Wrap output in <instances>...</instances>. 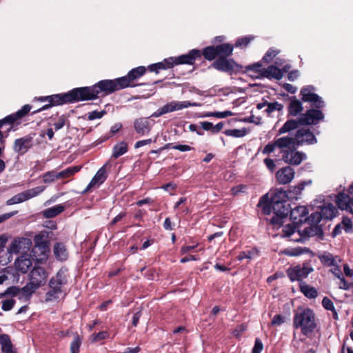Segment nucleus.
I'll list each match as a JSON object with an SVG mask.
<instances>
[{
    "label": "nucleus",
    "instance_id": "nucleus-5",
    "mask_svg": "<svg viewBox=\"0 0 353 353\" xmlns=\"http://www.w3.org/2000/svg\"><path fill=\"white\" fill-rule=\"evenodd\" d=\"M70 94L71 96V103L92 100L98 97V92L94 85L74 88L70 91Z\"/></svg>",
    "mask_w": 353,
    "mask_h": 353
},
{
    "label": "nucleus",
    "instance_id": "nucleus-8",
    "mask_svg": "<svg viewBox=\"0 0 353 353\" xmlns=\"http://www.w3.org/2000/svg\"><path fill=\"white\" fill-rule=\"evenodd\" d=\"M45 186H37L15 194L6 201L8 205L20 203L34 198L43 192Z\"/></svg>",
    "mask_w": 353,
    "mask_h": 353
},
{
    "label": "nucleus",
    "instance_id": "nucleus-15",
    "mask_svg": "<svg viewBox=\"0 0 353 353\" xmlns=\"http://www.w3.org/2000/svg\"><path fill=\"white\" fill-rule=\"evenodd\" d=\"M31 245L32 241L30 239L23 237L18 238L12 242L8 250L10 253H22L23 254L30 250Z\"/></svg>",
    "mask_w": 353,
    "mask_h": 353
},
{
    "label": "nucleus",
    "instance_id": "nucleus-1",
    "mask_svg": "<svg viewBox=\"0 0 353 353\" xmlns=\"http://www.w3.org/2000/svg\"><path fill=\"white\" fill-rule=\"evenodd\" d=\"M258 207L261 208L264 214H270L272 211L274 216L271 219L270 223L279 228L283 224V219L286 217L290 212L288 202L270 203L268 194H265L260 198Z\"/></svg>",
    "mask_w": 353,
    "mask_h": 353
},
{
    "label": "nucleus",
    "instance_id": "nucleus-60",
    "mask_svg": "<svg viewBox=\"0 0 353 353\" xmlns=\"http://www.w3.org/2000/svg\"><path fill=\"white\" fill-rule=\"evenodd\" d=\"M105 113H106V112L105 110H101V111L94 110V111H92V112H90L88 113V118L90 121L94 120L97 119H101Z\"/></svg>",
    "mask_w": 353,
    "mask_h": 353
},
{
    "label": "nucleus",
    "instance_id": "nucleus-57",
    "mask_svg": "<svg viewBox=\"0 0 353 353\" xmlns=\"http://www.w3.org/2000/svg\"><path fill=\"white\" fill-rule=\"evenodd\" d=\"M1 309L3 311H10L15 304V300L13 298L6 299L1 301Z\"/></svg>",
    "mask_w": 353,
    "mask_h": 353
},
{
    "label": "nucleus",
    "instance_id": "nucleus-59",
    "mask_svg": "<svg viewBox=\"0 0 353 353\" xmlns=\"http://www.w3.org/2000/svg\"><path fill=\"white\" fill-rule=\"evenodd\" d=\"M339 280V288L344 290H348L353 287V282H347L343 276L338 279Z\"/></svg>",
    "mask_w": 353,
    "mask_h": 353
},
{
    "label": "nucleus",
    "instance_id": "nucleus-25",
    "mask_svg": "<svg viewBox=\"0 0 353 353\" xmlns=\"http://www.w3.org/2000/svg\"><path fill=\"white\" fill-rule=\"evenodd\" d=\"M14 265L18 271L26 273L32 265V259L29 254H23L16 259Z\"/></svg>",
    "mask_w": 353,
    "mask_h": 353
},
{
    "label": "nucleus",
    "instance_id": "nucleus-31",
    "mask_svg": "<svg viewBox=\"0 0 353 353\" xmlns=\"http://www.w3.org/2000/svg\"><path fill=\"white\" fill-rule=\"evenodd\" d=\"M301 234H302V239H303L302 242H303L305 241V239H306L307 238L310 237V236H316L318 237H322L323 235V231L321 226L314 225H311L310 227L305 228L303 230Z\"/></svg>",
    "mask_w": 353,
    "mask_h": 353
},
{
    "label": "nucleus",
    "instance_id": "nucleus-10",
    "mask_svg": "<svg viewBox=\"0 0 353 353\" xmlns=\"http://www.w3.org/2000/svg\"><path fill=\"white\" fill-rule=\"evenodd\" d=\"M314 88L312 85H307L301 88V99L305 102L313 103V106L321 109L325 107L324 101L317 94L314 93Z\"/></svg>",
    "mask_w": 353,
    "mask_h": 353
},
{
    "label": "nucleus",
    "instance_id": "nucleus-64",
    "mask_svg": "<svg viewBox=\"0 0 353 353\" xmlns=\"http://www.w3.org/2000/svg\"><path fill=\"white\" fill-rule=\"evenodd\" d=\"M247 329V326L245 324H241L236 327V328L233 330L232 334L236 337H239L243 332H244Z\"/></svg>",
    "mask_w": 353,
    "mask_h": 353
},
{
    "label": "nucleus",
    "instance_id": "nucleus-43",
    "mask_svg": "<svg viewBox=\"0 0 353 353\" xmlns=\"http://www.w3.org/2000/svg\"><path fill=\"white\" fill-rule=\"evenodd\" d=\"M320 261L326 266L331 267L336 263V258L330 252H324L319 256Z\"/></svg>",
    "mask_w": 353,
    "mask_h": 353
},
{
    "label": "nucleus",
    "instance_id": "nucleus-50",
    "mask_svg": "<svg viewBox=\"0 0 353 353\" xmlns=\"http://www.w3.org/2000/svg\"><path fill=\"white\" fill-rule=\"evenodd\" d=\"M42 178L43 181L45 183H50L54 181L56 179H59V176H58V172L54 170H52L43 174Z\"/></svg>",
    "mask_w": 353,
    "mask_h": 353
},
{
    "label": "nucleus",
    "instance_id": "nucleus-17",
    "mask_svg": "<svg viewBox=\"0 0 353 353\" xmlns=\"http://www.w3.org/2000/svg\"><path fill=\"white\" fill-rule=\"evenodd\" d=\"M48 277V274L44 268L35 266L29 274V281L38 288L43 285Z\"/></svg>",
    "mask_w": 353,
    "mask_h": 353
},
{
    "label": "nucleus",
    "instance_id": "nucleus-12",
    "mask_svg": "<svg viewBox=\"0 0 353 353\" xmlns=\"http://www.w3.org/2000/svg\"><path fill=\"white\" fill-rule=\"evenodd\" d=\"M335 201L339 209L353 214V185L350 187L348 194L339 193L336 195Z\"/></svg>",
    "mask_w": 353,
    "mask_h": 353
},
{
    "label": "nucleus",
    "instance_id": "nucleus-2",
    "mask_svg": "<svg viewBox=\"0 0 353 353\" xmlns=\"http://www.w3.org/2000/svg\"><path fill=\"white\" fill-rule=\"evenodd\" d=\"M293 326L296 329L300 328L305 336L313 332L316 327L314 312L310 308H297L293 318Z\"/></svg>",
    "mask_w": 353,
    "mask_h": 353
},
{
    "label": "nucleus",
    "instance_id": "nucleus-16",
    "mask_svg": "<svg viewBox=\"0 0 353 353\" xmlns=\"http://www.w3.org/2000/svg\"><path fill=\"white\" fill-rule=\"evenodd\" d=\"M295 176V171L290 165L284 166L278 170L276 179L279 184L287 185L290 183Z\"/></svg>",
    "mask_w": 353,
    "mask_h": 353
},
{
    "label": "nucleus",
    "instance_id": "nucleus-41",
    "mask_svg": "<svg viewBox=\"0 0 353 353\" xmlns=\"http://www.w3.org/2000/svg\"><path fill=\"white\" fill-rule=\"evenodd\" d=\"M64 209V205L61 204L57 205L45 210L43 211V216L48 219L54 218L63 212Z\"/></svg>",
    "mask_w": 353,
    "mask_h": 353
},
{
    "label": "nucleus",
    "instance_id": "nucleus-7",
    "mask_svg": "<svg viewBox=\"0 0 353 353\" xmlns=\"http://www.w3.org/2000/svg\"><path fill=\"white\" fill-rule=\"evenodd\" d=\"M314 271L313 268L309 263H305L302 265H298L290 268L287 270V274L291 281H300Z\"/></svg>",
    "mask_w": 353,
    "mask_h": 353
},
{
    "label": "nucleus",
    "instance_id": "nucleus-20",
    "mask_svg": "<svg viewBox=\"0 0 353 353\" xmlns=\"http://www.w3.org/2000/svg\"><path fill=\"white\" fill-rule=\"evenodd\" d=\"M309 212L305 206H296L290 210V220L294 225H299L308 219Z\"/></svg>",
    "mask_w": 353,
    "mask_h": 353
},
{
    "label": "nucleus",
    "instance_id": "nucleus-62",
    "mask_svg": "<svg viewBox=\"0 0 353 353\" xmlns=\"http://www.w3.org/2000/svg\"><path fill=\"white\" fill-rule=\"evenodd\" d=\"M263 345L261 339L256 338L254 341V345L252 350V353H261Z\"/></svg>",
    "mask_w": 353,
    "mask_h": 353
},
{
    "label": "nucleus",
    "instance_id": "nucleus-36",
    "mask_svg": "<svg viewBox=\"0 0 353 353\" xmlns=\"http://www.w3.org/2000/svg\"><path fill=\"white\" fill-rule=\"evenodd\" d=\"M288 196L285 190L283 188H276L272 190L270 203H275L276 201L279 202H288Z\"/></svg>",
    "mask_w": 353,
    "mask_h": 353
},
{
    "label": "nucleus",
    "instance_id": "nucleus-42",
    "mask_svg": "<svg viewBox=\"0 0 353 353\" xmlns=\"http://www.w3.org/2000/svg\"><path fill=\"white\" fill-rule=\"evenodd\" d=\"M216 49L219 58H226L232 53L233 46L229 43H223L216 46Z\"/></svg>",
    "mask_w": 353,
    "mask_h": 353
},
{
    "label": "nucleus",
    "instance_id": "nucleus-18",
    "mask_svg": "<svg viewBox=\"0 0 353 353\" xmlns=\"http://www.w3.org/2000/svg\"><path fill=\"white\" fill-rule=\"evenodd\" d=\"M108 177L105 165L102 166L93 176L86 188L82 192V194H85L90 191L92 188H99Z\"/></svg>",
    "mask_w": 353,
    "mask_h": 353
},
{
    "label": "nucleus",
    "instance_id": "nucleus-11",
    "mask_svg": "<svg viewBox=\"0 0 353 353\" xmlns=\"http://www.w3.org/2000/svg\"><path fill=\"white\" fill-rule=\"evenodd\" d=\"M300 121L301 125H316L324 119V114L321 110L309 109L305 113L301 114Z\"/></svg>",
    "mask_w": 353,
    "mask_h": 353
},
{
    "label": "nucleus",
    "instance_id": "nucleus-47",
    "mask_svg": "<svg viewBox=\"0 0 353 353\" xmlns=\"http://www.w3.org/2000/svg\"><path fill=\"white\" fill-rule=\"evenodd\" d=\"M224 134L227 136L240 138L244 137L247 134V130L245 128L241 129L226 130L224 132Z\"/></svg>",
    "mask_w": 353,
    "mask_h": 353
},
{
    "label": "nucleus",
    "instance_id": "nucleus-30",
    "mask_svg": "<svg viewBox=\"0 0 353 353\" xmlns=\"http://www.w3.org/2000/svg\"><path fill=\"white\" fill-rule=\"evenodd\" d=\"M0 345L2 353H17L8 334H2L0 335Z\"/></svg>",
    "mask_w": 353,
    "mask_h": 353
},
{
    "label": "nucleus",
    "instance_id": "nucleus-6",
    "mask_svg": "<svg viewBox=\"0 0 353 353\" xmlns=\"http://www.w3.org/2000/svg\"><path fill=\"white\" fill-rule=\"evenodd\" d=\"M125 79L123 78H117L113 80H101L94 84L98 94L102 92L109 94L117 90L125 88Z\"/></svg>",
    "mask_w": 353,
    "mask_h": 353
},
{
    "label": "nucleus",
    "instance_id": "nucleus-37",
    "mask_svg": "<svg viewBox=\"0 0 353 353\" xmlns=\"http://www.w3.org/2000/svg\"><path fill=\"white\" fill-rule=\"evenodd\" d=\"M39 288L29 281L25 286H23L22 288H20L21 294L19 296V299H24L26 301H28L32 295Z\"/></svg>",
    "mask_w": 353,
    "mask_h": 353
},
{
    "label": "nucleus",
    "instance_id": "nucleus-26",
    "mask_svg": "<svg viewBox=\"0 0 353 353\" xmlns=\"http://www.w3.org/2000/svg\"><path fill=\"white\" fill-rule=\"evenodd\" d=\"M145 71L146 69L144 66H139L129 71L126 76L122 77L121 78L125 79V88L132 86L131 82L143 76L145 73Z\"/></svg>",
    "mask_w": 353,
    "mask_h": 353
},
{
    "label": "nucleus",
    "instance_id": "nucleus-54",
    "mask_svg": "<svg viewBox=\"0 0 353 353\" xmlns=\"http://www.w3.org/2000/svg\"><path fill=\"white\" fill-rule=\"evenodd\" d=\"M232 115L233 113L231 111L226 110L223 112H210L206 113L205 117H212L219 119H223Z\"/></svg>",
    "mask_w": 353,
    "mask_h": 353
},
{
    "label": "nucleus",
    "instance_id": "nucleus-63",
    "mask_svg": "<svg viewBox=\"0 0 353 353\" xmlns=\"http://www.w3.org/2000/svg\"><path fill=\"white\" fill-rule=\"evenodd\" d=\"M322 305L327 310H334V306L333 302L327 297H324L322 300Z\"/></svg>",
    "mask_w": 353,
    "mask_h": 353
},
{
    "label": "nucleus",
    "instance_id": "nucleus-14",
    "mask_svg": "<svg viewBox=\"0 0 353 353\" xmlns=\"http://www.w3.org/2000/svg\"><path fill=\"white\" fill-rule=\"evenodd\" d=\"M294 136L297 147L304 144L312 145L317 142L316 137L309 129H299Z\"/></svg>",
    "mask_w": 353,
    "mask_h": 353
},
{
    "label": "nucleus",
    "instance_id": "nucleus-29",
    "mask_svg": "<svg viewBox=\"0 0 353 353\" xmlns=\"http://www.w3.org/2000/svg\"><path fill=\"white\" fill-rule=\"evenodd\" d=\"M283 233L284 237H288L290 241L294 242H302V234L298 231H296V228L294 225H287L283 229Z\"/></svg>",
    "mask_w": 353,
    "mask_h": 353
},
{
    "label": "nucleus",
    "instance_id": "nucleus-40",
    "mask_svg": "<svg viewBox=\"0 0 353 353\" xmlns=\"http://www.w3.org/2000/svg\"><path fill=\"white\" fill-rule=\"evenodd\" d=\"M34 240L35 243L34 249H38L43 256H46V253L48 252V241L39 235H37Z\"/></svg>",
    "mask_w": 353,
    "mask_h": 353
},
{
    "label": "nucleus",
    "instance_id": "nucleus-45",
    "mask_svg": "<svg viewBox=\"0 0 353 353\" xmlns=\"http://www.w3.org/2000/svg\"><path fill=\"white\" fill-rule=\"evenodd\" d=\"M168 63L166 62V59H165L162 62L150 65L148 69L150 72H155L156 73H159V72L161 70L171 68V66H168Z\"/></svg>",
    "mask_w": 353,
    "mask_h": 353
},
{
    "label": "nucleus",
    "instance_id": "nucleus-44",
    "mask_svg": "<svg viewBox=\"0 0 353 353\" xmlns=\"http://www.w3.org/2000/svg\"><path fill=\"white\" fill-rule=\"evenodd\" d=\"M81 168V167L78 165L70 167L58 172V176H59V179L68 178L78 172Z\"/></svg>",
    "mask_w": 353,
    "mask_h": 353
},
{
    "label": "nucleus",
    "instance_id": "nucleus-56",
    "mask_svg": "<svg viewBox=\"0 0 353 353\" xmlns=\"http://www.w3.org/2000/svg\"><path fill=\"white\" fill-rule=\"evenodd\" d=\"M279 50L270 48L263 57V61L266 63L270 62L278 54Z\"/></svg>",
    "mask_w": 353,
    "mask_h": 353
},
{
    "label": "nucleus",
    "instance_id": "nucleus-9",
    "mask_svg": "<svg viewBox=\"0 0 353 353\" xmlns=\"http://www.w3.org/2000/svg\"><path fill=\"white\" fill-rule=\"evenodd\" d=\"M201 56V52L199 50L193 49L186 54H182L177 57H169L166 59V62L168 63V66H171V68L179 64L192 65L194 63L195 59Z\"/></svg>",
    "mask_w": 353,
    "mask_h": 353
},
{
    "label": "nucleus",
    "instance_id": "nucleus-32",
    "mask_svg": "<svg viewBox=\"0 0 353 353\" xmlns=\"http://www.w3.org/2000/svg\"><path fill=\"white\" fill-rule=\"evenodd\" d=\"M301 125L300 117L298 119H288L287 120L283 126L279 128L278 134H283L285 133L290 132L291 131L296 130Z\"/></svg>",
    "mask_w": 353,
    "mask_h": 353
},
{
    "label": "nucleus",
    "instance_id": "nucleus-49",
    "mask_svg": "<svg viewBox=\"0 0 353 353\" xmlns=\"http://www.w3.org/2000/svg\"><path fill=\"white\" fill-rule=\"evenodd\" d=\"M164 149H174L177 150L181 152H187L190 151L192 148L188 145H182V144H174V143H167L163 147Z\"/></svg>",
    "mask_w": 353,
    "mask_h": 353
},
{
    "label": "nucleus",
    "instance_id": "nucleus-51",
    "mask_svg": "<svg viewBox=\"0 0 353 353\" xmlns=\"http://www.w3.org/2000/svg\"><path fill=\"white\" fill-rule=\"evenodd\" d=\"M266 109L265 112L270 115L272 112L274 111H281L283 108V105L281 103H279L277 101L269 103L268 102Z\"/></svg>",
    "mask_w": 353,
    "mask_h": 353
},
{
    "label": "nucleus",
    "instance_id": "nucleus-27",
    "mask_svg": "<svg viewBox=\"0 0 353 353\" xmlns=\"http://www.w3.org/2000/svg\"><path fill=\"white\" fill-rule=\"evenodd\" d=\"M261 76L268 79H275L280 80L283 78V73L281 69L275 65H271L261 70Z\"/></svg>",
    "mask_w": 353,
    "mask_h": 353
},
{
    "label": "nucleus",
    "instance_id": "nucleus-52",
    "mask_svg": "<svg viewBox=\"0 0 353 353\" xmlns=\"http://www.w3.org/2000/svg\"><path fill=\"white\" fill-rule=\"evenodd\" d=\"M81 345V337L77 334L71 342L70 344V352L71 353H79V349Z\"/></svg>",
    "mask_w": 353,
    "mask_h": 353
},
{
    "label": "nucleus",
    "instance_id": "nucleus-13",
    "mask_svg": "<svg viewBox=\"0 0 353 353\" xmlns=\"http://www.w3.org/2000/svg\"><path fill=\"white\" fill-rule=\"evenodd\" d=\"M307 159V155L303 152L296 151V149L292 148L283 152L282 160L292 165H299L301 162Z\"/></svg>",
    "mask_w": 353,
    "mask_h": 353
},
{
    "label": "nucleus",
    "instance_id": "nucleus-34",
    "mask_svg": "<svg viewBox=\"0 0 353 353\" xmlns=\"http://www.w3.org/2000/svg\"><path fill=\"white\" fill-rule=\"evenodd\" d=\"M303 110V107L301 101L296 99L294 97H292L288 108V114L290 116L296 117Z\"/></svg>",
    "mask_w": 353,
    "mask_h": 353
},
{
    "label": "nucleus",
    "instance_id": "nucleus-48",
    "mask_svg": "<svg viewBox=\"0 0 353 353\" xmlns=\"http://www.w3.org/2000/svg\"><path fill=\"white\" fill-rule=\"evenodd\" d=\"M258 252L257 250L255 248H252L251 250H249L248 251H243L241 252L237 256V259L239 261H242L245 259H252L256 256H257Z\"/></svg>",
    "mask_w": 353,
    "mask_h": 353
},
{
    "label": "nucleus",
    "instance_id": "nucleus-33",
    "mask_svg": "<svg viewBox=\"0 0 353 353\" xmlns=\"http://www.w3.org/2000/svg\"><path fill=\"white\" fill-rule=\"evenodd\" d=\"M53 252L56 259L59 261H65L68 257L65 245L62 243H56L53 248Z\"/></svg>",
    "mask_w": 353,
    "mask_h": 353
},
{
    "label": "nucleus",
    "instance_id": "nucleus-22",
    "mask_svg": "<svg viewBox=\"0 0 353 353\" xmlns=\"http://www.w3.org/2000/svg\"><path fill=\"white\" fill-rule=\"evenodd\" d=\"M134 128L138 134L144 136L150 133L152 124L149 121V118L141 117L134 120Z\"/></svg>",
    "mask_w": 353,
    "mask_h": 353
},
{
    "label": "nucleus",
    "instance_id": "nucleus-38",
    "mask_svg": "<svg viewBox=\"0 0 353 353\" xmlns=\"http://www.w3.org/2000/svg\"><path fill=\"white\" fill-rule=\"evenodd\" d=\"M128 150V143L125 141H121L116 143L112 148V158L116 159L125 154Z\"/></svg>",
    "mask_w": 353,
    "mask_h": 353
},
{
    "label": "nucleus",
    "instance_id": "nucleus-23",
    "mask_svg": "<svg viewBox=\"0 0 353 353\" xmlns=\"http://www.w3.org/2000/svg\"><path fill=\"white\" fill-rule=\"evenodd\" d=\"M32 145V138L25 137L15 140L13 149L19 155H23Z\"/></svg>",
    "mask_w": 353,
    "mask_h": 353
},
{
    "label": "nucleus",
    "instance_id": "nucleus-28",
    "mask_svg": "<svg viewBox=\"0 0 353 353\" xmlns=\"http://www.w3.org/2000/svg\"><path fill=\"white\" fill-rule=\"evenodd\" d=\"M234 62L232 60H228L225 58H219L212 63V66L220 71L230 72L234 70Z\"/></svg>",
    "mask_w": 353,
    "mask_h": 353
},
{
    "label": "nucleus",
    "instance_id": "nucleus-39",
    "mask_svg": "<svg viewBox=\"0 0 353 353\" xmlns=\"http://www.w3.org/2000/svg\"><path fill=\"white\" fill-rule=\"evenodd\" d=\"M299 287L301 292L308 299H315L318 296L316 288L310 286L305 282H301Z\"/></svg>",
    "mask_w": 353,
    "mask_h": 353
},
{
    "label": "nucleus",
    "instance_id": "nucleus-4",
    "mask_svg": "<svg viewBox=\"0 0 353 353\" xmlns=\"http://www.w3.org/2000/svg\"><path fill=\"white\" fill-rule=\"evenodd\" d=\"M70 91L66 93L57 94L46 97H40L38 98V101L41 102L48 101V103L43 105L41 108L35 110L32 112V114L46 110L52 106L61 105L65 103H71Z\"/></svg>",
    "mask_w": 353,
    "mask_h": 353
},
{
    "label": "nucleus",
    "instance_id": "nucleus-61",
    "mask_svg": "<svg viewBox=\"0 0 353 353\" xmlns=\"http://www.w3.org/2000/svg\"><path fill=\"white\" fill-rule=\"evenodd\" d=\"M277 148L276 145L275 144V141L273 143H268L262 150L261 152L263 154H270V153L273 152L275 150V148Z\"/></svg>",
    "mask_w": 353,
    "mask_h": 353
},
{
    "label": "nucleus",
    "instance_id": "nucleus-3",
    "mask_svg": "<svg viewBox=\"0 0 353 353\" xmlns=\"http://www.w3.org/2000/svg\"><path fill=\"white\" fill-rule=\"evenodd\" d=\"M67 283L65 271L61 269L54 277L50 279L49 287L50 290L46 293V300L52 301L59 298L62 293L61 288Z\"/></svg>",
    "mask_w": 353,
    "mask_h": 353
},
{
    "label": "nucleus",
    "instance_id": "nucleus-46",
    "mask_svg": "<svg viewBox=\"0 0 353 353\" xmlns=\"http://www.w3.org/2000/svg\"><path fill=\"white\" fill-rule=\"evenodd\" d=\"M203 54L204 57L208 60L211 61L214 59L216 57H218L216 46L206 47L203 51Z\"/></svg>",
    "mask_w": 353,
    "mask_h": 353
},
{
    "label": "nucleus",
    "instance_id": "nucleus-24",
    "mask_svg": "<svg viewBox=\"0 0 353 353\" xmlns=\"http://www.w3.org/2000/svg\"><path fill=\"white\" fill-rule=\"evenodd\" d=\"M168 112H172L174 111L181 110L184 108H188L190 107H197L200 106V104L198 103H192L188 101H172L165 104Z\"/></svg>",
    "mask_w": 353,
    "mask_h": 353
},
{
    "label": "nucleus",
    "instance_id": "nucleus-35",
    "mask_svg": "<svg viewBox=\"0 0 353 353\" xmlns=\"http://www.w3.org/2000/svg\"><path fill=\"white\" fill-rule=\"evenodd\" d=\"M336 208L330 203L324 205L321 208L320 214L322 219L331 220L336 216Z\"/></svg>",
    "mask_w": 353,
    "mask_h": 353
},
{
    "label": "nucleus",
    "instance_id": "nucleus-19",
    "mask_svg": "<svg viewBox=\"0 0 353 353\" xmlns=\"http://www.w3.org/2000/svg\"><path fill=\"white\" fill-rule=\"evenodd\" d=\"M312 183L311 179L301 181L296 185H291L286 191L289 200H298L301 199L302 192L305 186L310 185Z\"/></svg>",
    "mask_w": 353,
    "mask_h": 353
},
{
    "label": "nucleus",
    "instance_id": "nucleus-58",
    "mask_svg": "<svg viewBox=\"0 0 353 353\" xmlns=\"http://www.w3.org/2000/svg\"><path fill=\"white\" fill-rule=\"evenodd\" d=\"M253 37H244L241 38H239L235 43V46L236 48H244L246 47L252 41Z\"/></svg>",
    "mask_w": 353,
    "mask_h": 353
},
{
    "label": "nucleus",
    "instance_id": "nucleus-55",
    "mask_svg": "<svg viewBox=\"0 0 353 353\" xmlns=\"http://www.w3.org/2000/svg\"><path fill=\"white\" fill-rule=\"evenodd\" d=\"M68 121V119L66 117L64 114L61 115L58 117L57 121L52 123H49L50 125H52L54 127V130L56 131L61 129L63 128V126L66 124V122Z\"/></svg>",
    "mask_w": 353,
    "mask_h": 353
},
{
    "label": "nucleus",
    "instance_id": "nucleus-53",
    "mask_svg": "<svg viewBox=\"0 0 353 353\" xmlns=\"http://www.w3.org/2000/svg\"><path fill=\"white\" fill-rule=\"evenodd\" d=\"M19 292H21L19 288L16 286H11L7 288L4 292L0 294V298L7 296H11V298H12L16 296Z\"/></svg>",
    "mask_w": 353,
    "mask_h": 353
},
{
    "label": "nucleus",
    "instance_id": "nucleus-21",
    "mask_svg": "<svg viewBox=\"0 0 353 353\" xmlns=\"http://www.w3.org/2000/svg\"><path fill=\"white\" fill-rule=\"evenodd\" d=\"M274 141L277 148L281 150L282 154L283 152L288 150L296 149L297 148L295 136L294 137L283 136L276 139Z\"/></svg>",
    "mask_w": 353,
    "mask_h": 353
}]
</instances>
